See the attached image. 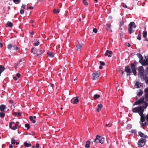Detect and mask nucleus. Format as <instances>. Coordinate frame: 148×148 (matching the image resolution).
I'll list each match as a JSON object with an SVG mask.
<instances>
[{"label":"nucleus","mask_w":148,"mask_h":148,"mask_svg":"<svg viewBox=\"0 0 148 148\" xmlns=\"http://www.w3.org/2000/svg\"><path fill=\"white\" fill-rule=\"evenodd\" d=\"M144 98L143 97L141 98L139 100L135 102L134 105H139L144 103V105L142 106L144 109H145L148 105V103L146 101H144Z\"/></svg>","instance_id":"1"},{"label":"nucleus","mask_w":148,"mask_h":148,"mask_svg":"<svg viewBox=\"0 0 148 148\" xmlns=\"http://www.w3.org/2000/svg\"><path fill=\"white\" fill-rule=\"evenodd\" d=\"M128 27V32L129 34H131L134 32L136 26L134 22H130L129 24Z\"/></svg>","instance_id":"2"},{"label":"nucleus","mask_w":148,"mask_h":148,"mask_svg":"<svg viewBox=\"0 0 148 148\" xmlns=\"http://www.w3.org/2000/svg\"><path fill=\"white\" fill-rule=\"evenodd\" d=\"M137 64L138 62L135 60L134 63H131L130 64L132 72L135 76H136L137 75L136 71Z\"/></svg>","instance_id":"3"},{"label":"nucleus","mask_w":148,"mask_h":148,"mask_svg":"<svg viewBox=\"0 0 148 148\" xmlns=\"http://www.w3.org/2000/svg\"><path fill=\"white\" fill-rule=\"evenodd\" d=\"M144 109L143 106H140L133 108L132 111L134 113L138 112L140 114V113L142 114V113H143Z\"/></svg>","instance_id":"4"},{"label":"nucleus","mask_w":148,"mask_h":148,"mask_svg":"<svg viewBox=\"0 0 148 148\" xmlns=\"http://www.w3.org/2000/svg\"><path fill=\"white\" fill-rule=\"evenodd\" d=\"M83 45V44L81 41H76L75 45V49L77 51H80Z\"/></svg>","instance_id":"5"},{"label":"nucleus","mask_w":148,"mask_h":148,"mask_svg":"<svg viewBox=\"0 0 148 148\" xmlns=\"http://www.w3.org/2000/svg\"><path fill=\"white\" fill-rule=\"evenodd\" d=\"M94 142L96 143H100L103 144L104 142V138L101 136L97 135L94 140Z\"/></svg>","instance_id":"6"},{"label":"nucleus","mask_w":148,"mask_h":148,"mask_svg":"<svg viewBox=\"0 0 148 148\" xmlns=\"http://www.w3.org/2000/svg\"><path fill=\"white\" fill-rule=\"evenodd\" d=\"M145 139L141 138L138 142V145L139 147H142L145 144L146 141Z\"/></svg>","instance_id":"7"},{"label":"nucleus","mask_w":148,"mask_h":148,"mask_svg":"<svg viewBox=\"0 0 148 148\" xmlns=\"http://www.w3.org/2000/svg\"><path fill=\"white\" fill-rule=\"evenodd\" d=\"M12 47H13L12 49L13 50H17L18 49V47L16 45H13L11 44H9L8 45L7 48L9 50H11Z\"/></svg>","instance_id":"8"},{"label":"nucleus","mask_w":148,"mask_h":148,"mask_svg":"<svg viewBox=\"0 0 148 148\" xmlns=\"http://www.w3.org/2000/svg\"><path fill=\"white\" fill-rule=\"evenodd\" d=\"M99 73L98 71L92 74V79L93 80L97 79L99 77Z\"/></svg>","instance_id":"9"},{"label":"nucleus","mask_w":148,"mask_h":148,"mask_svg":"<svg viewBox=\"0 0 148 148\" xmlns=\"http://www.w3.org/2000/svg\"><path fill=\"white\" fill-rule=\"evenodd\" d=\"M79 97H75L73 98L71 100V102L74 104L78 103L79 101Z\"/></svg>","instance_id":"10"},{"label":"nucleus","mask_w":148,"mask_h":148,"mask_svg":"<svg viewBox=\"0 0 148 148\" xmlns=\"http://www.w3.org/2000/svg\"><path fill=\"white\" fill-rule=\"evenodd\" d=\"M138 71L140 75H143L144 73V70L143 67L142 66H139L138 67Z\"/></svg>","instance_id":"11"},{"label":"nucleus","mask_w":148,"mask_h":148,"mask_svg":"<svg viewBox=\"0 0 148 148\" xmlns=\"http://www.w3.org/2000/svg\"><path fill=\"white\" fill-rule=\"evenodd\" d=\"M44 50L37 51H34V54H36L37 56H41L44 52Z\"/></svg>","instance_id":"12"},{"label":"nucleus","mask_w":148,"mask_h":148,"mask_svg":"<svg viewBox=\"0 0 148 148\" xmlns=\"http://www.w3.org/2000/svg\"><path fill=\"white\" fill-rule=\"evenodd\" d=\"M140 63L143 66H147L148 65V58L146 60L145 59H143Z\"/></svg>","instance_id":"13"},{"label":"nucleus","mask_w":148,"mask_h":148,"mask_svg":"<svg viewBox=\"0 0 148 148\" xmlns=\"http://www.w3.org/2000/svg\"><path fill=\"white\" fill-rule=\"evenodd\" d=\"M112 53V52L111 51H109L108 50H107L106 53L105 54V56H108L109 57H111V55Z\"/></svg>","instance_id":"14"},{"label":"nucleus","mask_w":148,"mask_h":148,"mask_svg":"<svg viewBox=\"0 0 148 148\" xmlns=\"http://www.w3.org/2000/svg\"><path fill=\"white\" fill-rule=\"evenodd\" d=\"M143 113H142V114L140 113V114H139L140 116V121L142 123L144 122L145 121V116L144 114H143Z\"/></svg>","instance_id":"15"},{"label":"nucleus","mask_w":148,"mask_h":148,"mask_svg":"<svg viewBox=\"0 0 148 148\" xmlns=\"http://www.w3.org/2000/svg\"><path fill=\"white\" fill-rule=\"evenodd\" d=\"M125 71L127 73H131V71L129 66L125 67Z\"/></svg>","instance_id":"16"},{"label":"nucleus","mask_w":148,"mask_h":148,"mask_svg":"<svg viewBox=\"0 0 148 148\" xmlns=\"http://www.w3.org/2000/svg\"><path fill=\"white\" fill-rule=\"evenodd\" d=\"M6 108V106L5 105L2 104L0 106V110L1 112H3Z\"/></svg>","instance_id":"17"},{"label":"nucleus","mask_w":148,"mask_h":148,"mask_svg":"<svg viewBox=\"0 0 148 148\" xmlns=\"http://www.w3.org/2000/svg\"><path fill=\"white\" fill-rule=\"evenodd\" d=\"M135 85L136 86L137 88H140V87H141L143 86V84L137 81L135 83Z\"/></svg>","instance_id":"18"},{"label":"nucleus","mask_w":148,"mask_h":148,"mask_svg":"<svg viewBox=\"0 0 148 148\" xmlns=\"http://www.w3.org/2000/svg\"><path fill=\"white\" fill-rule=\"evenodd\" d=\"M102 107L103 106L101 104H100L98 105L97 108H96L97 111L99 112L102 108Z\"/></svg>","instance_id":"19"},{"label":"nucleus","mask_w":148,"mask_h":148,"mask_svg":"<svg viewBox=\"0 0 148 148\" xmlns=\"http://www.w3.org/2000/svg\"><path fill=\"white\" fill-rule=\"evenodd\" d=\"M138 134L141 137H144V138H147L148 137L147 135H145L143 133L141 132H138Z\"/></svg>","instance_id":"20"},{"label":"nucleus","mask_w":148,"mask_h":148,"mask_svg":"<svg viewBox=\"0 0 148 148\" xmlns=\"http://www.w3.org/2000/svg\"><path fill=\"white\" fill-rule=\"evenodd\" d=\"M111 25L109 24H107L105 25L106 29L108 31H110L112 32V31L110 29Z\"/></svg>","instance_id":"21"},{"label":"nucleus","mask_w":148,"mask_h":148,"mask_svg":"<svg viewBox=\"0 0 148 148\" xmlns=\"http://www.w3.org/2000/svg\"><path fill=\"white\" fill-rule=\"evenodd\" d=\"M137 56L139 59V62H141L142 60L143 59V57L142 56V55L140 53H137L136 54Z\"/></svg>","instance_id":"22"},{"label":"nucleus","mask_w":148,"mask_h":148,"mask_svg":"<svg viewBox=\"0 0 148 148\" xmlns=\"http://www.w3.org/2000/svg\"><path fill=\"white\" fill-rule=\"evenodd\" d=\"M48 56L50 58H53L54 56V54L52 52L48 51L47 52Z\"/></svg>","instance_id":"23"},{"label":"nucleus","mask_w":148,"mask_h":148,"mask_svg":"<svg viewBox=\"0 0 148 148\" xmlns=\"http://www.w3.org/2000/svg\"><path fill=\"white\" fill-rule=\"evenodd\" d=\"M145 99L148 98V88H146L145 90Z\"/></svg>","instance_id":"24"},{"label":"nucleus","mask_w":148,"mask_h":148,"mask_svg":"<svg viewBox=\"0 0 148 148\" xmlns=\"http://www.w3.org/2000/svg\"><path fill=\"white\" fill-rule=\"evenodd\" d=\"M90 142L89 140H88L86 142V144L85 145V147L86 148H89L90 146Z\"/></svg>","instance_id":"25"},{"label":"nucleus","mask_w":148,"mask_h":148,"mask_svg":"<svg viewBox=\"0 0 148 148\" xmlns=\"http://www.w3.org/2000/svg\"><path fill=\"white\" fill-rule=\"evenodd\" d=\"M24 145L25 147H31L32 146V145L31 143H28L26 142H24Z\"/></svg>","instance_id":"26"},{"label":"nucleus","mask_w":148,"mask_h":148,"mask_svg":"<svg viewBox=\"0 0 148 148\" xmlns=\"http://www.w3.org/2000/svg\"><path fill=\"white\" fill-rule=\"evenodd\" d=\"M35 41L36 42L34 43L33 45L35 46H38L40 43L39 42V40L38 39H36L35 40Z\"/></svg>","instance_id":"27"},{"label":"nucleus","mask_w":148,"mask_h":148,"mask_svg":"<svg viewBox=\"0 0 148 148\" xmlns=\"http://www.w3.org/2000/svg\"><path fill=\"white\" fill-rule=\"evenodd\" d=\"M140 76L141 77V78H142L143 80H145L147 78V77L146 75H145L143 74V75H140Z\"/></svg>","instance_id":"28"},{"label":"nucleus","mask_w":148,"mask_h":148,"mask_svg":"<svg viewBox=\"0 0 148 148\" xmlns=\"http://www.w3.org/2000/svg\"><path fill=\"white\" fill-rule=\"evenodd\" d=\"M6 25L7 27H11L13 26V24L11 22H10L9 21H8L7 22V24H6Z\"/></svg>","instance_id":"29"},{"label":"nucleus","mask_w":148,"mask_h":148,"mask_svg":"<svg viewBox=\"0 0 148 148\" xmlns=\"http://www.w3.org/2000/svg\"><path fill=\"white\" fill-rule=\"evenodd\" d=\"M29 119L30 121L33 122V123H35L36 122V120H35L33 119V117L32 116H29Z\"/></svg>","instance_id":"30"},{"label":"nucleus","mask_w":148,"mask_h":148,"mask_svg":"<svg viewBox=\"0 0 148 148\" xmlns=\"http://www.w3.org/2000/svg\"><path fill=\"white\" fill-rule=\"evenodd\" d=\"M5 68L4 66H1V67H0V76L2 72L5 70Z\"/></svg>","instance_id":"31"},{"label":"nucleus","mask_w":148,"mask_h":148,"mask_svg":"<svg viewBox=\"0 0 148 148\" xmlns=\"http://www.w3.org/2000/svg\"><path fill=\"white\" fill-rule=\"evenodd\" d=\"M5 116V114L3 112H0V117L1 118H3Z\"/></svg>","instance_id":"32"},{"label":"nucleus","mask_w":148,"mask_h":148,"mask_svg":"<svg viewBox=\"0 0 148 148\" xmlns=\"http://www.w3.org/2000/svg\"><path fill=\"white\" fill-rule=\"evenodd\" d=\"M100 97V95L97 94L95 95H94L93 97H94V99L95 100V99H97L99 98Z\"/></svg>","instance_id":"33"},{"label":"nucleus","mask_w":148,"mask_h":148,"mask_svg":"<svg viewBox=\"0 0 148 148\" xmlns=\"http://www.w3.org/2000/svg\"><path fill=\"white\" fill-rule=\"evenodd\" d=\"M143 93V90L141 89L139 90V91L137 95L138 96L141 95Z\"/></svg>","instance_id":"34"},{"label":"nucleus","mask_w":148,"mask_h":148,"mask_svg":"<svg viewBox=\"0 0 148 148\" xmlns=\"http://www.w3.org/2000/svg\"><path fill=\"white\" fill-rule=\"evenodd\" d=\"M53 12L54 13L56 14H57L59 12V11L57 9H54L53 10Z\"/></svg>","instance_id":"35"},{"label":"nucleus","mask_w":148,"mask_h":148,"mask_svg":"<svg viewBox=\"0 0 148 148\" xmlns=\"http://www.w3.org/2000/svg\"><path fill=\"white\" fill-rule=\"evenodd\" d=\"M147 35V32L146 31H144L143 32V36L144 38L146 37Z\"/></svg>","instance_id":"36"},{"label":"nucleus","mask_w":148,"mask_h":148,"mask_svg":"<svg viewBox=\"0 0 148 148\" xmlns=\"http://www.w3.org/2000/svg\"><path fill=\"white\" fill-rule=\"evenodd\" d=\"M132 127V125L130 124H128L127 125V126L126 127L127 129L128 130L130 129Z\"/></svg>","instance_id":"37"},{"label":"nucleus","mask_w":148,"mask_h":148,"mask_svg":"<svg viewBox=\"0 0 148 148\" xmlns=\"http://www.w3.org/2000/svg\"><path fill=\"white\" fill-rule=\"evenodd\" d=\"M25 127L27 128V130L29 129L30 127V125L28 123H27L25 125Z\"/></svg>","instance_id":"38"},{"label":"nucleus","mask_w":148,"mask_h":148,"mask_svg":"<svg viewBox=\"0 0 148 148\" xmlns=\"http://www.w3.org/2000/svg\"><path fill=\"white\" fill-rule=\"evenodd\" d=\"M13 114H15L16 116H19L21 115V113L19 112H14L13 113Z\"/></svg>","instance_id":"39"},{"label":"nucleus","mask_w":148,"mask_h":148,"mask_svg":"<svg viewBox=\"0 0 148 148\" xmlns=\"http://www.w3.org/2000/svg\"><path fill=\"white\" fill-rule=\"evenodd\" d=\"M14 123H15L13 122H10V123L9 125L10 128L12 129V127H12V124H14Z\"/></svg>","instance_id":"40"},{"label":"nucleus","mask_w":148,"mask_h":148,"mask_svg":"<svg viewBox=\"0 0 148 148\" xmlns=\"http://www.w3.org/2000/svg\"><path fill=\"white\" fill-rule=\"evenodd\" d=\"M14 2L16 4H18L20 2V0H13Z\"/></svg>","instance_id":"41"},{"label":"nucleus","mask_w":148,"mask_h":148,"mask_svg":"<svg viewBox=\"0 0 148 148\" xmlns=\"http://www.w3.org/2000/svg\"><path fill=\"white\" fill-rule=\"evenodd\" d=\"M16 140L14 138L11 139V143L13 144H14L16 143Z\"/></svg>","instance_id":"42"},{"label":"nucleus","mask_w":148,"mask_h":148,"mask_svg":"<svg viewBox=\"0 0 148 148\" xmlns=\"http://www.w3.org/2000/svg\"><path fill=\"white\" fill-rule=\"evenodd\" d=\"M137 38V39H138L139 40H140L141 39L140 34V31H139V34Z\"/></svg>","instance_id":"43"},{"label":"nucleus","mask_w":148,"mask_h":148,"mask_svg":"<svg viewBox=\"0 0 148 148\" xmlns=\"http://www.w3.org/2000/svg\"><path fill=\"white\" fill-rule=\"evenodd\" d=\"M83 2L84 4L86 5H88V3L86 0H83Z\"/></svg>","instance_id":"44"},{"label":"nucleus","mask_w":148,"mask_h":148,"mask_svg":"<svg viewBox=\"0 0 148 148\" xmlns=\"http://www.w3.org/2000/svg\"><path fill=\"white\" fill-rule=\"evenodd\" d=\"M123 24H124V22L123 21H120V22L119 26H123Z\"/></svg>","instance_id":"45"},{"label":"nucleus","mask_w":148,"mask_h":148,"mask_svg":"<svg viewBox=\"0 0 148 148\" xmlns=\"http://www.w3.org/2000/svg\"><path fill=\"white\" fill-rule=\"evenodd\" d=\"M17 126L15 125L14 126L12 127V130H16L17 128Z\"/></svg>","instance_id":"46"},{"label":"nucleus","mask_w":148,"mask_h":148,"mask_svg":"<svg viewBox=\"0 0 148 148\" xmlns=\"http://www.w3.org/2000/svg\"><path fill=\"white\" fill-rule=\"evenodd\" d=\"M24 11L23 9H21V10L20 11V13L21 14H23L24 13Z\"/></svg>","instance_id":"47"},{"label":"nucleus","mask_w":148,"mask_h":148,"mask_svg":"<svg viewBox=\"0 0 148 148\" xmlns=\"http://www.w3.org/2000/svg\"><path fill=\"white\" fill-rule=\"evenodd\" d=\"M100 63L101 65L102 66H104L105 64L104 62L102 61H100Z\"/></svg>","instance_id":"48"},{"label":"nucleus","mask_w":148,"mask_h":148,"mask_svg":"<svg viewBox=\"0 0 148 148\" xmlns=\"http://www.w3.org/2000/svg\"><path fill=\"white\" fill-rule=\"evenodd\" d=\"M143 124L144 125H148V122H147H147H144V123H142H142H141L140 124Z\"/></svg>","instance_id":"49"},{"label":"nucleus","mask_w":148,"mask_h":148,"mask_svg":"<svg viewBox=\"0 0 148 148\" xmlns=\"http://www.w3.org/2000/svg\"><path fill=\"white\" fill-rule=\"evenodd\" d=\"M93 31L94 33H97V29H96V28H94L93 29Z\"/></svg>","instance_id":"50"},{"label":"nucleus","mask_w":148,"mask_h":148,"mask_svg":"<svg viewBox=\"0 0 148 148\" xmlns=\"http://www.w3.org/2000/svg\"><path fill=\"white\" fill-rule=\"evenodd\" d=\"M36 147L37 148H41V147L40 146L39 144L38 143H36Z\"/></svg>","instance_id":"51"},{"label":"nucleus","mask_w":148,"mask_h":148,"mask_svg":"<svg viewBox=\"0 0 148 148\" xmlns=\"http://www.w3.org/2000/svg\"><path fill=\"white\" fill-rule=\"evenodd\" d=\"M54 86V84H51L49 86V87H51L52 88V89L53 90V87Z\"/></svg>","instance_id":"52"},{"label":"nucleus","mask_w":148,"mask_h":148,"mask_svg":"<svg viewBox=\"0 0 148 148\" xmlns=\"http://www.w3.org/2000/svg\"><path fill=\"white\" fill-rule=\"evenodd\" d=\"M16 76L17 77V78H19L20 77V74L19 73H17L16 74Z\"/></svg>","instance_id":"53"},{"label":"nucleus","mask_w":148,"mask_h":148,"mask_svg":"<svg viewBox=\"0 0 148 148\" xmlns=\"http://www.w3.org/2000/svg\"><path fill=\"white\" fill-rule=\"evenodd\" d=\"M123 28V26H120L119 29L120 30V31L121 32H122V29Z\"/></svg>","instance_id":"54"},{"label":"nucleus","mask_w":148,"mask_h":148,"mask_svg":"<svg viewBox=\"0 0 148 148\" xmlns=\"http://www.w3.org/2000/svg\"><path fill=\"white\" fill-rule=\"evenodd\" d=\"M145 118L147 121L148 122V114L146 116Z\"/></svg>","instance_id":"55"},{"label":"nucleus","mask_w":148,"mask_h":148,"mask_svg":"<svg viewBox=\"0 0 148 148\" xmlns=\"http://www.w3.org/2000/svg\"><path fill=\"white\" fill-rule=\"evenodd\" d=\"M13 78L15 80H17L18 79V78H17L16 76L15 77H14Z\"/></svg>","instance_id":"56"},{"label":"nucleus","mask_w":148,"mask_h":148,"mask_svg":"<svg viewBox=\"0 0 148 148\" xmlns=\"http://www.w3.org/2000/svg\"><path fill=\"white\" fill-rule=\"evenodd\" d=\"M26 5H25L23 4L22 6V8L23 9H25Z\"/></svg>","instance_id":"57"},{"label":"nucleus","mask_w":148,"mask_h":148,"mask_svg":"<svg viewBox=\"0 0 148 148\" xmlns=\"http://www.w3.org/2000/svg\"><path fill=\"white\" fill-rule=\"evenodd\" d=\"M131 132L132 133H135L136 132V131L135 130H131Z\"/></svg>","instance_id":"58"},{"label":"nucleus","mask_w":148,"mask_h":148,"mask_svg":"<svg viewBox=\"0 0 148 148\" xmlns=\"http://www.w3.org/2000/svg\"><path fill=\"white\" fill-rule=\"evenodd\" d=\"M112 125V124H107L106 125V126L110 127Z\"/></svg>","instance_id":"59"},{"label":"nucleus","mask_w":148,"mask_h":148,"mask_svg":"<svg viewBox=\"0 0 148 148\" xmlns=\"http://www.w3.org/2000/svg\"><path fill=\"white\" fill-rule=\"evenodd\" d=\"M123 6L124 8H126L127 7V6L126 5L124 4V3L123 4Z\"/></svg>","instance_id":"60"},{"label":"nucleus","mask_w":148,"mask_h":148,"mask_svg":"<svg viewBox=\"0 0 148 148\" xmlns=\"http://www.w3.org/2000/svg\"><path fill=\"white\" fill-rule=\"evenodd\" d=\"M9 102L10 103L12 104L13 103V101L11 100H9Z\"/></svg>","instance_id":"61"},{"label":"nucleus","mask_w":148,"mask_h":148,"mask_svg":"<svg viewBox=\"0 0 148 148\" xmlns=\"http://www.w3.org/2000/svg\"><path fill=\"white\" fill-rule=\"evenodd\" d=\"M3 46V45L2 43L0 42V47H2Z\"/></svg>","instance_id":"62"},{"label":"nucleus","mask_w":148,"mask_h":148,"mask_svg":"<svg viewBox=\"0 0 148 148\" xmlns=\"http://www.w3.org/2000/svg\"><path fill=\"white\" fill-rule=\"evenodd\" d=\"M13 147V146L12 144H10L9 145V148H12Z\"/></svg>","instance_id":"63"},{"label":"nucleus","mask_w":148,"mask_h":148,"mask_svg":"<svg viewBox=\"0 0 148 148\" xmlns=\"http://www.w3.org/2000/svg\"><path fill=\"white\" fill-rule=\"evenodd\" d=\"M145 83L146 84H148V79H147V80L145 81Z\"/></svg>","instance_id":"64"}]
</instances>
